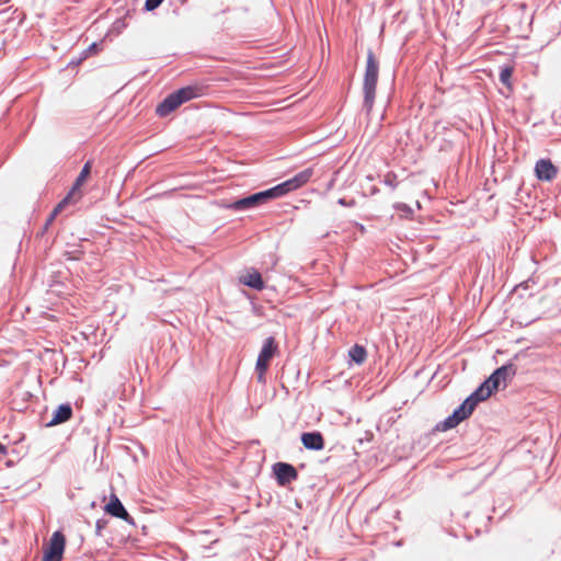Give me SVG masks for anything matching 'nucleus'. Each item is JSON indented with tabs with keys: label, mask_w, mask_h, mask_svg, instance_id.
Returning <instances> with one entry per match:
<instances>
[{
	"label": "nucleus",
	"mask_w": 561,
	"mask_h": 561,
	"mask_svg": "<svg viewBox=\"0 0 561 561\" xmlns=\"http://www.w3.org/2000/svg\"><path fill=\"white\" fill-rule=\"evenodd\" d=\"M378 76H379V61L376 58L373 49L368 48L367 59H366V68H365L364 81H363V93H364L363 111L366 113V115L370 114L373 106H374Z\"/></svg>",
	"instance_id": "obj_1"
},
{
	"label": "nucleus",
	"mask_w": 561,
	"mask_h": 561,
	"mask_svg": "<svg viewBox=\"0 0 561 561\" xmlns=\"http://www.w3.org/2000/svg\"><path fill=\"white\" fill-rule=\"evenodd\" d=\"M513 72H514V67L511 65H503L500 67V76H499L500 81L502 84H504L510 90H512V88H513V84H512Z\"/></svg>",
	"instance_id": "obj_19"
},
{
	"label": "nucleus",
	"mask_w": 561,
	"mask_h": 561,
	"mask_svg": "<svg viewBox=\"0 0 561 561\" xmlns=\"http://www.w3.org/2000/svg\"><path fill=\"white\" fill-rule=\"evenodd\" d=\"M268 202L265 191L255 192L249 194L247 196L237 198L230 203L224 204V208L230 209L233 211H247L254 209L261 205H264Z\"/></svg>",
	"instance_id": "obj_4"
},
{
	"label": "nucleus",
	"mask_w": 561,
	"mask_h": 561,
	"mask_svg": "<svg viewBox=\"0 0 561 561\" xmlns=\"http://www.w3.org/2000/svg\"><path fill=\"white\" fill-rule=\"evenodd\" d=\"M300 442L308 450L318 451L324 448V437L319 431L302 432Z\"/></svg>",
	"instance_id": "obj_9"
},
{
	"label": "nucleus",
	"mask_w": 561,
	"mask_h": 561,
	"mask_svg": "<svg viewBox=\"0 0 561 561\" xmlns=\"http://www.w3.org/2000/svg\"><path fill=\"white\" fill-rule=\"evenodd\" d=\"M268 367H270V362L261 359L259 357L256 358L255 373L266 374Z\"/></svg>",
	"instance_id": "obj_28"
},
{
	"label": "nucleus",
	"mask_w": 561,
	"mask_h": 561,
	"mask_svg": "<svg viewBox=\"0 0 561 561\" xmlns=\"http://www.w3.org/2000/svg\"><path fill=\"white\" fill-rule=\"evenodd\" d=\"M1 451H2V457H3V456H5V455L8 454V448H7V446H4L3 444H2Z\"/></svg>",
	"instance_id": "obj_39"
},
{
	"label": "nucleus",
	"mask_w": 561,
	"mask_h": 561,
	"mask_svg": "<svg viewBox=\"0 0 561 561\" xmlns=\"http://www.w3.org/2000/svg\"><path fill=\"white\" fill-rule=\"evenodd\" d=\"M337 204L343 206V207H355L356 206V201L354 198H351V199H347L345 197H341L337 199Z\"/></svg>",
	"instance_id": "obj_33"
},
{
	"label": "nucleus",
	"mask_w": 561,
	"mask_h": 561,
	"mask_svg": "<svg viewBox=\"0 0 561 561\" xmlns=\"http://www.w3.org/2000/svg\"><path fill=\"white\" fill-rule=\"evenodd\" d=\"M350 364L362 365L367 358V350L364 345L354 344L348 350Z\"/></svg>",
	"instance_id": "obj_16"
},
{
	"label": "nucleus",
	"mask_w": 561,
	"mask_h": 561,
	"mask_svg": "<svg viewBox=\"0 0 561 561\" xmlns=\"http://www.w3.org/2000/svg\"><path fill=\"white\" fill-rule=\"evenodd\" d=\"M393 207L397 211L401 213L402 217H404L405 219L411 218L413 215L412 207L405 203H396Z\"/></svg>",
	"instance_id": "obj_23"
},
{
	"label": "nucleus",
	"mask_w": 561,
	"mask_h": 561,
	"mask_svg": "<svg viewBox=\"0 0 561 561\" xmlns=\"http://www.w3.org/2000/svg\"><path fill=\"white\" fill-rule=\"evenodd\" d=\"M108 522L105 518H99L95 523V535L102 536V530L106 528Z\"/></svg>",
	"instance_id": "obj_30"
},
{
	"label": "nucleus",
	"mask_w": 561,
	"mask_h": 561,
	"mask_svg": "<svg viewBox=\"0 0 561 561\" xmlns=\"http://www.w3.org/2000/svg\"><path fill=\"white\" fill-rule=\"evenodd\" d=\"M476 405L466 398L456 409L453 411V415L458 420L459 423L470 417L476 410Z\"/></svg>",
	"instance_id": "obj_15"
},
{
	"label": "nucleus",
	"mask_w": 561,
	"mask_h": 561,
	"mask_svg": "<svg viewBox=\"0 0 561 561\" xmlns=\"http://www.w3.org/2000/svg\"><path fill=\"white\" fill-rule=\"evenodd\" d=\"M397 174L393 172V171H389L385 176H383V180H382V183L389 187H391V190H396V187L398 186V181H397Z\"/></svg>",
	"instance_id": "obj_24"
},
{
	"label": "nucleus",
	"mask_w": 561,
	"mask_h": 561,
	"mask_svg": "<svg viewBox=\"0 0 561 561\" xmlns=\"http://www.w3.org/2000/svg\"><path fill=\"white\" fill-rule=\"evenodd\" d=\"M1 542H2V545H4L7 542V540L4 538H2Z\"/></svg>",
	"instance_id": "obj_46"
},
{
	"label": "nucleus",
	"mask_w": 561,
	"mask_h": 561,
	"mask_svg": "<svg viewBox=\"0 0 561 561\" xmlns=\"http://www.w3.org/2000/svg\"><path fill=\"white\" fill-rule=\"evenodd\" d=\"M181 106L176 96L171 92L156 106V114L159 117H167Z\"/></svg>",
	"instance_id": "obj_12"
},
{
	"label": "nucleus",
	"mask_w": 561,
	"mask_h": 561,
	"mask_svg": "<svg viewBox=\"0 0 561 561\" xmlns=\"http://www.w3.org/2000/svg\"><path fill=\"white\" fill-rule=\"evenodd\" d=\"M282 188H283V192L285 193V195H287L288 193L290 192H294L296 191V188L294 187L293 185V182L290 181V179L279 183Z\"/></svg>",
	"instance_id": "obj_31"
},
{
	"label": "nucleus",
	"mask_w": 561,
	"mask_h": 561,
	"mask_svg": "<svg viewBox=\"0 0 561 561\" xmlns=\"http://www.w3.org/2000/svg\"><path fill=\"white\" fill-rule=\"evenodd\" d=\"M256 375H257L259 382H264L265 381V374L256 373Z\"/></svg>",
	"instance_id": "obj_37"
},
{
	"label": "nucleus",
	"mask_w": 561,
	"mask_h": 561,
	"mask_svg": "<svg viewBox=\"0 0 561 561\" xmlns=\"http://www.w3.org/2000/svg\"><path fill=\"white\" fill-rule=\"evenodd\" d=\"M59 275H60L59 272L58 273H54V274L50 275V279L48 280L49 282L48 285L50 287L61 286L62 285V282L59 280Z\"/></svg>",
	"instance_id": "obj_34"
},
{
	"label": "nucleus",
	"mask_w": 561,
	"mask_h": 561,
	"mask_svg": "<svg viewBox=\"0 0 561 561\" xmlns=\"http://www.w3.org/2000/svg\"><path fill=\"white\" fill-rule=\"evenodd\" d=\"M127 26L125 18L116 19L112 25V32L121 33Z\"/></svg>",
	"instance_id": "obj_29"
},
{
	"label": "nucleus",
	"mask_w": 561,
	"mask_h": 561,
	"mask_svg": "<svg viewBox=\"0 0 561 561\" xmlns=\"http://www.w3.org/2000/svg\"><path fill=\"white\" fill-rule=\"evenodd\" d=\"M13 20H14V19H12V18H7V19H5V22H7V23H11V22H13Z\"/></svg>",
	"instance_id": "obj_43"
},
{
	"label": "nucleus",
	"mask_w": 561,
	"mask_h": 561,
	"mask_svg": "<svg viewBox=\"0 0 561 561\" xmlns=\"http://www.w3.org/2000/svg\"><path fill=\"white\" fill-rule=\"evenodd\" d=\"M377 193H379V188H377L376 186H374V187L371 188L370 194H371V195H375V194H377Z\"/></svg>",
	"instance_id": "obj_40"
},
{
	"label": "nucleus",
	"mask_w": 561,
	"mask_h": 561,
	"mask_svg": "<svg viewBox=\"0 0 561 561\" xmlns=\"http://www.w3.org/2000/svg\"><path fill=\"white\" fill-rule=\"evenodd\" d=\"M103 49V41L91 43L88 48L81 51L80 57L84 60L91 55H96Z\"/></svg>",
	"instance_id": "obj_21"
},
{
	"label": "nucleus",
	"mask_w": 561,
	"mask_h": 561,
	"mask_svg": "<svg viewBox=\"0 0 561 561\" xmlns=\"http://www.w3.org/2000/svg\"><path fill=\"white\" fill-rule=\"evenodd\" d=\"M522 190H523V187H522V186H518V188H517V191H516V197H515V201H517V202H522V198H519V197H518V196H519V194H520V192H522Z\"/></svg>",
	"instance_id": "obj_38"
},
{
	"label": "nucleus",
	"mask_w": 561,
	"mask_h": 561,
	"mask_svg": "<svg viewBox=\"0 0 561 561\" xmlns=\"http://www.w3.org/2000/svg\"><path fill=\"white\" fill-rule=\"evenodd\" d=\"M535 176L542 182H551L558 174V168L548 158L539 159L534 168Z\"/></svg>",
	"instance_id": "obj_7"
},
{
	"label": "nucleus",
	"mask_w": 561,
	"mask_h": 561,
	"mask_svg": "<svg viewBox=\"0 0 561 561\" xmlns=\"http://www.w3.org/2000/svg\"><path fill=\"white\" fill-rule=\"evenodd\" d=\"M8 10L9 9H2V11H1L2 16L7 13Z\"/></svg>",
	"instance_id": "obj_45"
},
{
	"label": "nucleus",
	"mask_w": 561,
	"mask_h": 561,
	"mask_svg": "<svg viewBox=\"0 0 561 561\" xmlns=\"http://www.w3.org/2000/svg\"><path fill=\"white\" fill-rule=\"evenodd\" d=\"M180 104H184L193 99L204 94V87L199 84H188L173 91Z\"/></svg>",
	"instance_id": "obj_11"
},
{
	"label": "nucleus",
	"mask_w": 561,
	"mask_h": 561,
	"mask_svg": "<svg viewBox=\"0 0 561 561\" xmlns=\"http://www.w3.org/2000/svg\"><path fill=\"white\" fill-rule=\"evenodd\" d=\"M282 188H283V192L285 193V195H287L288 193L290 192H294L296 191V188L294 187L293 185V182L290 181V179L279 183Z\"/></svg>",
	"instance_id": "obj_32"
},
{
	"label": "nucleus",
	"mask_w": 561,
	"mask_h": 561,
	"mask_svg": "<svg viewBox=\"0 0 561 561\" xmlns=\"http://www.w3.org/2000/svg\"><path fill=\"white\" fill-rule=\"evenodd\" d=\"M239 283L256 291H261L266 287L261 273L253 267L239 277Z\"/></svg>",
	"instance_id": "obj_10"
},
{
	"label": "nucleus",
	"mask_w": 561,
	"mask_h": 561,
	"mask_svg": "<svg viewBox=\"0 0 561 561\" xmlns=\"http://www.w3.org/2000/svg\"><path fill=\"white\" fill-rule=\"evenodd\" d=\"M518 357L519 354H515L513 359H510L507 363L495 368L492 374L485 378L494 391H497L502 383L504 387H506L507 381L516 375L517 368L513 360L517 359Z\"/></svg>",
	"instance_id": "obj_3"
},
{
	"label": "nucleus",
	"mask_w": 561,
	"mask_h": 561,
	"mask_svg": "<svg viewBox=\"0 0 561 561\" xmlns=\"http://www.w3.org/2000/svg\"><path fill=\"white\" fill-rule=\"evenodd\" d=\"M277 353L278 343L276 342L274 336H268L264 340L257 357L270 362Z\"/></svg>",
	"instance_id": "obj_14"
},
{
	"label": "nucleus",
	"mask_w": 561,
	"mask_h": 561,
	"mask_svg": "<svg viewBox=\"0 0 561 561\" xmlns=\"http://www.w3.org/2000/svg\"><path fill=\"white\" fill-rule=\"evenodd\" d=\"M82 60H83V59H82L80 56H79L78 58H72V59L68 62L67 67H76V66L80 65V64L82 62Z\"/></svg>",
	"instance_id": "obj_35"
},
{
	"label": "nucleus",
	"mask_w": 561,
	"mask_h": 561,
	"mask_svg": "<svg viewBox=\"0 0 561 561\" xmlns=\"http://www.w3.org/2000/svg\"><path fill=\"white\" fill-rule=\"evenodd\" d=\"M312 174L313 170L311 168H308L295 174L293 178H290V181L293 182L294 187L298 190L309 182Z\"/></svg>",
	"instance_id": "obj_18"
},
{
	"label": "nucleus",
	"mask_w": 561,
	"mask_h": 561,
	"mask_svg": "<svg viewBox=\"0 0 561 561\" xmlns=\"http://www.w3.org/2000/svg\"><path fill=\"white\" fill-rule=\"evenodd\" d=\"M272 474L278 486H287L298 480L299 473L295 466L285 461H277L272 466Z\"/></svg>",
	"instance_id": "obj_5"
},
{
	"label": "nucleus",
	"mask_w": 561,
	"mask_h": 561,
	"mask_svg": "<svg viewBox=\"0 0 561 561\" xmlns=\"http://www.w3.org/2000/svg\"><path fill=\"white\" fill-rule=\"evenodd\" d=\"M66 542V536L61 530L54 531L44 547L41 561H62Z\"/></svg>",
	"instance_id": "obj_2"
},
{
	"label": "nucleus",
	"mask_w": 561,
	"mask_h": 561,
	"mask_svg": "<svg viewBox=\"0 0 561 561\" xmlns=\"http://www.w3.org/2000/svg\"><path fill=\"white\" fill-rule=\"evenodd\" d=\"M103 510L105 514L112 517L123 519L129 525H135L134 518L129 515L128 511L114 492L111 493L108 502L104 505Z\"/></svg>",
	"instance_id": "obj_6"
},
{
	"label": "nucleus",
	"mask_w": 561,
	"mask_h": 561,
	"mask_svg": "<svg viewBox=\"0 0 561 561\" xmlns=\"http://www.w3.org/2000/svg\"><path fill=\"white\" fill-rule=\"evenodd\" d=\"M458 424V420L453 414H450L435 425V431L445 432L455 428Z\"/></svg>",
	"instance_id": "obj_20"
},
{
	"label": "nucleus",
	"mask_w": 561,
	"mask_h": 561,
	"mask_svg": "<svg viewBox=\"0 0 561 561\" xmlns=\"http://www.w3.org/2000/svg\"><path fill=\"white\" fill-rule=\"evenodd\" d=\"M358 226H359V230L365 231V227H364V225L358 224Z\"/></svg>",
	"instance_id": "obj_44"
},
{
	"label": "nucleus",
	"mask_w": 561,
	"mask_h": 561,
	"mask_svg": "<svg viewBox=\"0 0 561 561\" xmlns=\"http://www.w3.org/2000/svg\"><path fill=\"white\" fill-rule=\"evenodd\" d=\"M164 0H146L142 10L145 12H152L158 9Z\"/></svg>",
	"instance_id": "obj_27"
},
{
	"label": "nucleus",
	"mask_w": 561,
	"mask_h": 561,
	"mask_svg": "<svg viewBox=\"0 0 561 561\" xmlns=\"http://www.w3.org/2000/svg\"><path fill=\"white\" fill-rule=\"evenodd\" d=\"M495 392L484 379L467 398L473 405H478L480 402L485 401Z\"/></svg>",
	"instance_id": "obj_13"
},
{
	"label": "nucleus",
	"mask_w": 561,
	"mask_h": 561,
	"mask_svg": "<svg viewBox=\"0 0 561 561\" xmlns=\"http://www.w3.org/2000/svg\"><path fill=\"white\" fill-rule=\"evenodd\" d=\"M56 217H57V216L50 211V214H49V215H48V217L46 218V220H45V222H44L43 227H42V228H41V230L37 232V237H43V236L47 232L48 228H49V227H50V225L55 221Z\"/></svg>",
	"instance_id": "obj_26"
},
{
	"label": "nucleus",
	"mask_w": 561,
	"mask_h": 561,
	"mask_svg": "<svg viewBox=\"0 0 561 561\" xmlns=\"http://www.w3.org/2000/svg\"><path fill=\"white\" fill-rule=\"evenodd\" d=\"M264 191L268 202L285 196V193L283 192V188L279 183Z\"/></svg>",
	"instance_id": "obj_22"
},
{
	"label": "nucleus",
	"mask_w": 561,
	"mask_h": 561,
	"mask_svg": "<svg viewBox=\"0 0 561 561\" xmlns=\"http://www.w3.org/2000/svg\"><path fill=\"white\" fill-rule=\"evenodd\" d=\"M73 416V409L70 402H64L57 405L53 411L51 419L45 424L46 427H53L68 422Z\"/></svg>",
	"instance_id": "obj_8"
},
{
	"label": "nucleus",
	"mask_w": 561,
	"mask_h": 561,
	"mask_svg": "<svg viewBox=\"0 0 561 561\" xmlns=\"http://www.w3.org/2000/svg\"><path fill=\"white\" fill-rule=\"evenodd\" d=\"M91 169H92V161L91 160H88L80 173L78 174V176L76 178L72 186H71V190L70 192L73 193L75 191H78L80 190V187L85 183V181L88 180V178L90 176V173H91Z\"/></svg>",
	"instance_id": "obj_17"
},
{
	"label": "nucleus",
	"mask_w": 561,
	"mask_h": 561,
	"mask_svg": "<svg viewBox=\"0 0 561 561\" xmlns=\"http://www.w3.org/2000/svg\"><path fill=\"white\" fill-rule=\"evenodd\" d=\"M71 195L72 193L69 192L55 207L54 209L51 210L53 214H55L56 216H58L62 209L65 208V206L69 203V201L71 199Z\"/></svg>",
	"instance_id": "obj_25"
},
{
	"label": "nucleus",
	"mask_w": 561,
	"mask_h": 561,
	"mask_svg": "<svg viewBox=\"0 0 561 561\" xmlns=\"http://www.w3.org/2000/svg\"><path fill=\"white\" fill-rule=\"evenodd\" d=\"M393 422H394V419H393L392 416H390V417L387 420V424H388V425H391Z\"/></svg>",
	"instance_id": "obj_42"
},
{
	"label": "nucleus",
	"mask_w": 561,
	"mask_h": 561,
	"mask_svg": "<svg viewBox=\"0 0 561 561\" xmlns=\"http://www.w3.org/2000/svg\"><path fill=\"white\" fill-rule=\"evenodd\" d=\"M7 2H8V0H2V1H1V4L3 5V4H4V3H7Z\"/></svg>",
	"instance_id": "obj_47"
},
{
	"label": "nucleus",
	"mask_w": 561,
	"mask_h": 561,
	"mask_svg": "<svg viewBox=\"0 0 561 561\" xmlns=\"http://www.w3.org/2000/svg\"><path fill=\"white\" fill-rule=\"evenodd\" d=\"M13 463H14V462H13V460H11V459L5 460V466H7V467H12V466H13Z\"/></svg>",
	"instance_id": "obj_41"
},
{
	"label": "nucleus",
	"mask_w": 561,
	"mask_h": 561,
	"mask_svg": "<svg viewBox=\"0 0 561 561\" xmlns=\"http://www.w3.org/2000/svg\"><path fill=\"white\" fill-rule=\"evenodd\" d=\"M519 288H523V289H526L528 288V280L527 282H524V283H520L519 285H517L515 287L516 290H518Z\"/></svg>",
	"instance_id": "obj_36"
}]
</instances>
